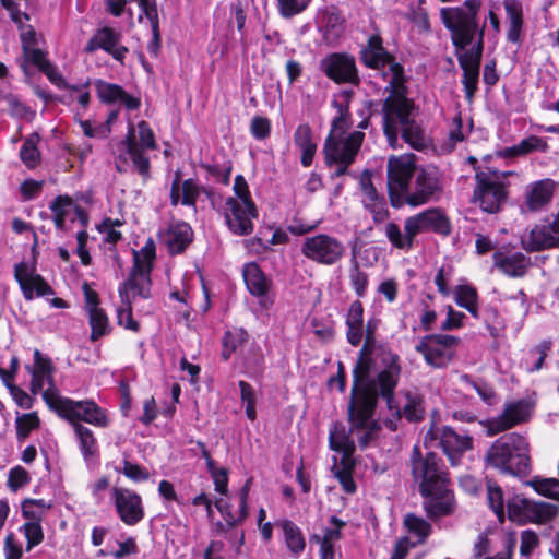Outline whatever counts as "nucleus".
<instances>
[{
	"label": "nucleus",
	"mask_w": 559,
	"mask_h": 559,
	"mask_svg": "<svg viewBox=\"0 0 559 559\" xmlns=\"http://www.w3.org/2000/svg\"><path fill=\"white\" fill-rule=\"evenodd\" d=\"M486 463L502 473H526L530 467V444L526 438L519 433L500 437L488 449Z\"/></svg>",
	"instance_id": "obj_6"
},
{
	"label": "nucleus",
	"mask_w": 559,
	"mask_h": 559,
	"mask_svg": "<svg viewBox=\"0 0 559 559\" xmlns=\"http://www.w3.org/2000/svg\"><path fill=\"white\" fill-rule=\"evenodd\" d=\"M4 100L11 116L25 120L33 119L35 112L25 104H23L16 96L8 95L5 96Z\"/></svg>",
	"instance_id": "obj_52"
},
{
	"label": "nucleus",
	"mask_w": 559,
	"mask_h": 559,
	"mask_svg": "<svg viewBox=\"0 0 559 559\" xmlns=\"http://www.w3.org/2000/svg\"><path fill=\"white\" fill-rule=\"evenodd\" d=\"M364 205L372 214L374 222H383L389 215L384 198L373 202H366Z\"/></svg>",
	"instance_id": "obj_64"
},
{
	"label": "nucleus",
	"mask_w": 559,
	"mask_h": 559,
	"mask_svg": "<svg viewBox=\"0 0 559 559\" xmlns=\"http://www.w3.org/2000/svg\"><path fill=\"white\" fill-rule=\"evenodd\" d=\"M155 260V243L148 239L140 249L133 251V266L127 281L119 287L121 307L117 310L120 326L139 332L140 324L133 319L132 304L136 297L148 298L151 295V272Z\"/></svg>",
	"instance_id": "obj_5"
},
{
	"label": "nucleus",
	"mask_w": 559,
	"mask_h": 559,
	"mask_svg": "<svg viewBox=\"0 0 559 559\" xmlns=\"http://www.w3.org/2000/svg\"><path fill=\"white\" fill-rule=\"evenodd\" d=\"M26 537V550L29 551L33 547L39 545L44 539V533L39 521H28L22 527Z\"/></svg>",
	"instance_id": "obj_54"
},
{
	"label": "nucleus",
	"mask_w": 559,
	"mask_h": 559,
	"mask_svg": "<svg viewBox=\"0 0 559 559\" xmlns=\"http://www.w3.org/2000/svg\"><path fill=\"white\" fill-rule=\"evenodd\" d=\"M503 8L509 22L507 38L511 43H519L523 28V7L519 0H503Z\"/></svg>",
	"instance_id": "obj_34"
},
{
	"label": "nucleus",
	"mask_w": 559,
	"mask_h": 559,
	"mask_svg": "<svg viewBox=\"0 0 559 559\" xmlns=\"http://www.w3.org/2000/svg\"><path fill=\"white\" fill-rule=\"evenodd\" d=\"M119 33H116L112 28L103 27L90 38L85 46V51L92 53L97 49H103L116 60H122L128 50L126 47L119 46Z\"/></svg>",
	"instance_id": "obj_26"
},
{
	"label": "nucleus",
	"mask_w": 559,
	"mask_h": 559,
	"mask_svg": "<svg viewBox=\"0 0 559 559\" xmlns=\"http://www.w3.org/2000/svg\"><path fill=\"white\" fill-rule=\"evenodd\" d=\"M294 143L301 151V164L309 167L312 164L317 144L312 139V130L309 124H299L294 133Z\"/></svg>",
	"instance_id": "obj_35"
},
{
	"label": "nucleus",
	"mask_w": 559,
	"mask_h": 559,
	"mask_svg": "<svg viewBox=\"0 0 559 559\" xmlns=\"http://www.w3.org/2000/svg\"><path fill=\"white\" fill-rule=\"evenodd\" d=\"M360 53L364 63L369 68L380 69L388 64V71L384 72V76L390 82V79L392 78L390 68L397 63L394 62L390 55L384 50L380 36H370L367 46L361 49Z\"/></svg>",
	"instance_id": "obj_29"
},
{
	"label": "nucleus",
	"mask_w": 559,
	"mask_h": 559,
	"mask_svg": "<svg viewBox=\"0 0 559 559\" xmlns=\"http://www.w3.org/2000/svg\"><path fill=\"white\" fill-rule=\"evenodd\" d=\"M111 498L119 519L127 525H135L144 518V507L140 495L122 487L111 489Z\"/></svg>",
	"instance_id": "obj_20"
},
{
	"label": "nucleus",
	"mask_w": 559,
	"mask_h": 559,
	"mask_svg": "<svg viewBox=\"0 0 559 559\" xmlns=\"http://www.w3.org/2000/svg\"><path fill=\"white\" fill-rule=\"evenodd\" d=\"M493 266L509 277H523L532 266L530 257L509 247H501L492 255Z\"/></svg>",
	"instance_id": "obj_21"
},
{
	"label": "nucleus",
	"mask_w": 559,
	"mask_h": 559,
	"mask_svg": "<svg viewBox=\"0 0 559 559\" xmlns=\"http://www.w3.org/2000/svg\"><path fill=\"white\" fill-rule=\"evenodd\" d=\"M49 408L70 421L73 428L80 421L102 428L109 424L105 411L93 400L74 401L61 395Z\"/></svg>",
	"instance_id": "obj_8"
},
{
	"label": "nucleus",
	"mask_w": 559,
	"mask_h": 559,
	"mask_svg": "<svg viewBox=\"0 0 559 559\" xmlns=\"http://www.w3.org/2000/svg\"><path fill=\"white\" fill-rule=\"evenodd\" d=\"M409 228L413 229L415 236L433 231L441 235L451 233V224L449 218L440 209H428L416 215L407 217Z\"/></svg>",
	"instance_id": "obj_22"
},
{
	"label": "nucleus",
	"mask_w": 559,
	"mask_h": 559,
	"mask_svg": "<svg viewBox=\"0 0 559 559\" xmlns=\"http://www.w3.org/2000/svg\"><path fill=\"white\" fill-rule=\"evenodd\" d=\"M404 525L407 531L418 538L419 544L424 543L431 533V525L424 519L414 514L404 518Z\"/></svg>",
	"instance_id": "obj_46"
},
{
	"label": "nucleus",
	"mask_w": 559,
	"mask_h": 559,
	"mask_svg": "<svg viewBox=\"0 0 559 559\" xmlns=\"http://www.w3.org/2000/svg\"><path fill=\"white\" fill-rule=\"evenodd\" d=\"M556 182L551 179H542L526 186L524 205L530 212L543 210L552 199Z\"/></svg>",
	"instance_id": "obj_28"
},
{
	"label": "nucleus",
	"mask_w": 559,
	"mask_h": 559,
	"mask_svg": "<svg viewBox=\"0 0 559 559\" xmlns=\"http://www.w3.org/2000/svg\"><path fill=\"white\" fill-rule=\"evenodd\" d=\"M73 430L84 460H91L97 453V443L93 431L82 424H74Z\"/></svg>",
	"instance_id": "obj_39"
},
{
	"label": "nucleus",
	"mask_w": 559,
	"mask_h": 559,
	"mask_svg": "<svg viewBox=\"0 0 559 559\" xmlns=\"http://www.w3.org/2000/svg\"><path fill=\"white\" fill-rule=\"evenodd\" d=\"M538 544L539 538L534 531L526 530L521 533L520 552L522 556H530Z\"/></svg>",
	"instance_id": "obj_62"
},
{
	"label": "nucleus",
	"mask_w": 559,
	"mask_h": 559,
	"mask_svg": "<svg viewBox=\"0 0 559 559\" xmlns=\"http://www.w3.org/2000/svg\"><path fill=\"white\" fill-rule=\"evenodd\" d=\"M380 360L383 370L377 378H369L370 364L366 360H361L353 371L354 384L347 409L349 431L346 433L335 428L330 432V448L342 452L345 457L354 453L356 442L366 448L379 432L380 426L373 419L378 397L386 402L388 408L400 412L393 404L392 391L397 385L402 368L397 366L396 357L389 353H383Z\"/></svg>",
	"instance_id": "obj_1"
},
{
	"label": "nucleus",
	"mask_w": 559,
	"mask_h": 559,
	"mask_svg": "<svg viewBox=\"0 0 559 559\" xmlns=\"http://www.w3.org/2000/svg\"><path fill=\"white\" fill-rule=\"evenodd\" d=\"M38 141V134L34 133L25 139L20 150V158L28 168H35L40 162V153L37 148Z\"/></svg>",
	"instance_id": "obj_42"
},
{
	"label": "nucleus",
	"mask_w": 559,
	"mask_h": 559,
	"mask_svg": "<svg viewBox=\"0 0 559 559\" xmlns=\"http://www.w3.org/2000/svg\"><path fill=\"white\" fill-rule=\"evenodd\" d=\"M483 5V0H465L460 5L440 10V19L451 34L453 46L460 51L457 59L463 69L462 83L467 97L477 90L486 27V22L479 24Z\"/></svg>",
	"instance_id": "obj_2"
},
{
	"label": "nucleus",
	"mask_w": 559,
	"mask_h": 559,
	"mask_svg": "<svg viewBox=\"0 0 559 559\" xmlns=\"http://www.w3.org/2000/svg\"><path fill=\"white\" fill-rule=\"evenodd\" d=\"M426 448L440 447L452 465H456L463 453L471 450L473 439L467 435H460L449 426H432L425 435Z\"/></svg>",
	"instance_id": "obj_9"
},
{
	"label": "nucleus",
	"mask_w": 559,
	"mask_h": 559,
	"mask_svg": "<svg viewBox=\"0 0 559 559\" xmlns=\"http://www.w3.org/2000/svg\"><path fill=\"white\" fill-rule=\"evenodd\" d=\"M243 280L248 290L254 296H264L269 289V282L258 264L249 263L243 267Z\"/></svg>",
	"instance_id": "obj_37"
},
{
	"label": "nucleus",
	"mask_w": 559,
	"mask_h": 559,
	"mask_svg": "<svg viewBox=\"0 0 559 559\" xmlns=\"http://www.w3.org/2000/svg\"><path fill=\"white\" fill-rule=\"evenodd\" d=\"M14 277L20 284L24 297L27 300L33 299L34 294L45 296L52 294L50 286L44 278L36 274L26 263L22 262L14 267Z\"/></svg>",
	"instance_id": "obj_25"
},
{
	"label": "nucleus",
	"mask_w": 559,
	"mask_h": 559,
	"mask_svg": "<svg viewBox=\"0 0 559 559\" xmlns=\"http://www.w3.org/2000/svg\"><path fill=\"white\" fill-rule=\"evenodd\" d=\"M390 95L382 103L383 131L391 147L399 146V134L413 148L421 151L429 145L424 129L415 121L414 102L406 97L404 70L401 64L390 68Z\"/></svg>",
	"instance_id": "obj_3"
},
{
	"label": "nucleus",
	"mask_w": 559,
	"mask_h": 559,
	"mask_svg": "<svg viewBox=\"0 0 559 559\" xmlns=\"http://www.w3.org/2000/svg\"><path fill=\"white\" fill-rule=\"evenodd\" d=\"M52 212L53 223L60 230H64L67 221H79L82 227H86L88 223V215L84 209L76 205L73 200L68 195L57 197L50 204Z\"/></svg>",
	"instance_id": "obj_24"
},
{
	"label": "nucleus",
	"mask_w": 559,
	"mask_h": 559,
	"mask_svg": "<svg viewBox=\"0 0 559 559\" xmlns=\"http://www.w3.org/2000/svg\"><path fill=\"white\" fill-rule=\"evenodd\" d=\"M346 337L350 345L358 346L364 336V307L358 300L352 302L346 316Z\"/></svg>",
	"instance_id": "obj_32"
},
{
	"label": "nucleus",
	"mask_w": 559,
	"mask_h": 559,
	"mask_svg": "<svg viewBox=\"0 0 559 559\" xmlns=\"http://www.w3.org/2000/svg\"><path fill=\"white\" fill-rule=\"evenodd\" d=\"M32 374L31 392L41 393L48 407L61 396L53 379L55 367L50 358L44 356L38 349L34 352V365L28 367Z\"/></svg>",
	"instance_id": "obj_13"
},
{
	"label": "nucleus",
	"mask_w": 559,
	"mask_h": 559,
	"mask_svg": "<svg viewBox=\"0 0 559 559\" xmlns=\"http://www.w3.org/2000/svg\"><path fill=\"white\" fill-rule=\"evenodd\" d=\"M534 404L526 399L511 401L504 404L502 413L486 423L489 436L498 435L530 420Z\"/></svg>",
	"instance_id": "obj_18"
},
{
	"label": "nucleus",
	"mask_w": 559,
	"mask_h": 559,
	"mask_svg": "<svg viewBox=\"0 0 559 559\" xmlns=\"http://www.w3.org/2000/svg\"><path fill=\"white\" fill-rule=\"evenodd\" d=\"M461 340L447 334H432L423 337L415 346L416 352L424 356L425 361L435 367L442 368L453 359Z\"/></svg>",
	"instance_id": "obj_11"
},
{
	"label": "nucleus",
	"mask_w": 559,
	"mask_h": 559,
	"mask_svg": "<svg viewBox=\"0 0 559 559\" xmlns=\"http://www.w3.org/2000/svg\"><path fill=\"white\" fill-rule=\"evenodd\" d=\"M416 171L414 154H404L389 159L388 189L394 207H400L403 204V195L407 192L411 178Z\"/></svg>",
	"instance_id": "obj_10"
},
{
	"label": "nucleus",
	"mask_w": 559,
	"mask_h": 559,
	"mask_svg": "<svg viewBox=\"0 0 559 559\" xmlns=\"http://www.w3.org/2000/svg\"><path fill=\"white\" fill-rule=\"evenodd\" d=\"M241 401L246 407V415L250 420H255V394L253 388L246 381H239Z\"/></svg>",
	"instance_id": "obj_53"
},
{
	"label": "nucleus",
	"mask_w": 559,
	"mask_h": 559,
	"mask_svg": "<svg viewBox=\"0 0 559 559\" xmlns=\"http://www.w3.org/2000/svg\"><path fill=\"white\" fill-rule=\"evenodd\" d=\"M98 98L106 104L119 102L127 109L133 110L140 107V98L128 94L120 85L96 80L94 83Z\"/></svg>",
	"instance_id": "obj_30"
},
{
	"label": "nucleus",
	"mask_w": 559,
	"mask_h": 559,
	"mask_svg": "<svg viewBox=\"0 0 559 559\" xmlns=\"http://www.w3.org/2000/svg\"><path fill=\"white\" fill-rule=\"evenodd\" d=\"M321 69L328 78L336 83L357 82V69L353 57L332 53L321 61Z\"/></svg>",
	"instance_id": "obj_23"
},
{
	"label": "nucleus",
	"mask_w": 559,
	"mask_h": 559,
	"mask_svg": "<svg viewBox=\"0 0 559 559\" xmlns=\"http://www.w3.org/2000/svg\"><path fill=\"white\" fill-rule=\"evenodd\" d=\"M250 131L255 139L263 140L271 132L270 120L265 117H253L250 123Z\"/></svg>",
	"instance_id": "obj_61"
},
{
	"label": "nucleus",
	"mask_w": 559,
	"mask_h": 559,
	"mask_svg": "<svg viewBox=\"0 0 559 559\" xmlns=\"http://www.w3.org/2000/svg\"><path fill=\"white\" fill-rule=\"evenodd\" d=\"M39 418L36 413L23 414L16 418V429L19 437L25 438L28 433L39 426Z\"/></svg>",
	"instance_id": "obj_55"
},
{
	"label": "nucleus",
	"mask_w": 559,
	"mask_h": 559,
	"mask_svg": "<svg viewBox=\"0 0 559 559\" xmlns=\"http://www.w3.org/2000/svg\"><path fill=\"white\" fill-rule=\"evenodd\" d=\"M520 242L527 252L559 248V212L525 230L521 235Z\"/></svg>",
	"instance_id": "obj_14"
},
{
	"label": "nucleus",
	"mask_w": 559,
	"mask_h": 559,
	"mask_svg": "<svg viewBox=\"0 0 559 559\" xmlns=\"http://www.w3.org/2000/svg\"><path fill=\"white\" fill-rule=\"evenodd\" d=\"M530 485L533 489L549 499L559 501V479L558 478H542L534 477Z\"/></svg>",
	"instance_id": "obj_45"
},
{
	"label": "nucleus",
	"mask_w": 559,
	"mask_h": 559,
	"mask_svg": "<svg viewBox=\"0 0 559 559\" xmlns=\"http://www.w3.org/2000/svg\"><path fill=\"white\" fill-rule=\"evenodd\" d=\"M346 247L335 237L319 234L304 240L301 252L309 260L323 265L337 263L345 254Z\"/></svg>",
	"instance_id": "obj_15"
},
{
	"label": "nucleus",
	"mask_w": 559,
	"mask_h": 559,
	"mask_svg": "<svg viewBox=\"0 0 559 559\" xmlns=\"http://www.w3.org/2000/svg\"><path fill=\"white\" fill-rule=\"evenodd\" d=\"M158 237L170 254H178L191 243L193 231L187 223L181 222L170 224L159 233Z\"/></svg>",
	"instance_id": "obj_27"
},
{
	"label": "nucleus",
	"mask_w": 559,
	"mask_h": 559,
	"mask_svg": "<svg viewBox=\"0 0 559 559\" xmlns=\"http://www.w3.org/2000/svg\"><path fill=\"white\" fill-rule=\"evenodd\" d=\"M180 186L182 193L181 204L192 206L194 213L197 212L195 202L201 192L205 193L210 199L213 197V192L210 189L198 186L192 179L180 182Z\"/></svg>",
	"instance_id": "obj_43"
},
{
	"label": "nucleus",
	"mask_w": 559,
	"mask_h": 559,
	"mask_svg": "<svg viewBox=\"0 0 559 559\" xmlns=\"http://www.w3.org/2000/svg\"><path fill=\"white\" fill-rule=\"evenodd\" d=\"M139 135H135V128L129 127L128 134L124 140L127 152L140 175L147 178L150 175V159L145 156V150L156 148L155 135L146 121L138 123Z\"/></svg>",
	"instance_id": "obj_12"
},
{
	"label": "nucleus",
	"mask_w": 559,
	"mask_h": 559,
	"mask_svg": "<svg viewBox=\"0 0 559 559\" xmlns=\"http://www.w3.org/2000/svg\"><path fill=\"white\" fill-rule=\"evenodd\" d=\"M331 522L335 525L324 531L322 537L314 535L311 540L320 545V559H332L334 558L333 542L341 537V527L343 523L332 516Z\"/></svg>",
	"instance_id": "obj_38"
},
{
	"label": "nucleus",
	"mask_w": 559,
	"mask_h": 559,
	"mask_svg": "<svg viewBox=\"0 0 559 559\" xmlns=\"http://www.w3.org/2000/svg\"><path fill=\"white\" fill-rule=\"evenodd\" d=\"M465 314L463 312L454 310L451 306L447 307V319L441 323L440 329L442 331L456 330L463 326V320Z\"/></svg>",
	"instance_id": "obj_59"
},
{
	"label": "nucleus",
	"mask_w": 559,
	"mask_h": 559,
	"mask_svg": "<svg viewBox=\"0 0 559 559\" xmlns=\"http://www.w3.org/2000/svg\"><path fill=\"white\" fill-rule=\"evenodd\" d=\"M90 325L92 329L91 338L96 341L109 332V321L106 313L99 309H93L88 312Z\"/></svg>",
	"instance_id": "obj_47"
},
{
	"label": "nucleus",
	"mask_w": 559,
	"mask_h": 559,
	"mask_svg": "<svg viewBox=\"0 0 559 559\" xmlns=\"http://www.w3.org/2000/svg\"><path fill=\"white\" fill-rule=\"evenodd\" d=\"M393 390H395V388ZM392 397L394 401L393 404L400 408L399 413H395L393 409L389 408L393 416L401 417L403 414L408 420H418L423 417V409L420 404L415 400L407 397L405 405L402 407L395 399L394 391H392Z\"/></svg>",
	"instance_id": "obj_49"
},
{
	"label": "nucleus",
	"mask_w": 559,
	"mask_h": 559,
	"mask_svg": "<svg viewBox=\"0 0 559 559\" xmlns=\"http://www.w3.org/2000/svg\"><path fill=\"white\" fill-rule=\"evenodd\" d=\"M487 499L489 507L496 513L500 521L504 516V499L502 489L491 480L487 481Z\"/></svg>",
	"instance_id": "obj_48"
},
{
	"label": "nucleus",
	"mask_w": 559,
	"mask_h": 559,
	"mask_svg": "<svg viewBox=\"0 0 559 559\" xmlns=\"http://www.w3.org/2000/svg\"><path fill=\"white\" fill-rule=\"evenodd\" d=\"M139 5L141 8L142 14L148 20L152 28V34H154V39L158 44L159 41V23H158V12L155 2L151 0H138Z\"/></svg>",
	"instance_id": "obj_50"
},
{
	"label": "nucleus",
	"mask_w": 559,
	"mask_h": 559,
	"mask_svg": "<svg viewBox=\"0 0 559 559\" xmlns=\"http://www.w3.org/2000/svg\"><path fill=\"white\" fill-rule=\"evenodd\" d=\"M215 507L224 518L225 522L228 526L234 527L241 523L247 516H241V509L239 508L238 514H234L230 511L229 504L223 499H217L215 501Z\"/></svg>",
	"instance_id": "obj_57"
},
{
	"label": "nucleus",
	"mask_w": 559,
	"mask_h": 559,
	"mask_svg": "<svg viewBox=\"0 0 559 559\" xmlns=\"http://www.w3.org/2000/svg\"><path fill=\"white\" fill-rule=\"evenodd\" d=\"M248 340V333L243 329L227 331L223 337L222 357L228 360L233 353L237 350Z\"/></svg>",
	"instance_id": "obj_44"
},
{
	"label": "nucleus",
	"mask_w": 559,
	"mask_h": 559,
	"mask_svg": "<svg viewBox=\"0 0 559 559\" xmlns=\"http://www.w3.org/2000/svg\"><path fill=\"white\" fill-rule=\"evenodd\" d=\"M558 512L559 507L554 503L533 500L524 502V516H526L525 521L546 523L556 518Z\"/></svg>",
	"instance_id": "obj_36"
},
{
	"label": "nucleus",
	"mask_w": 559,
	"mask_h": 559,
	"mask_svg": "<svg viewBox=\"0 0 559 559\" xmlns=\"http://www.w3.org/2000/svg\"><path fill=\"white\" fill-rule=\"evenodd\" d=\"M474 201L488 213H496L506 201L507 191L497 173H477Z\"/></svg>",
	"instance_id": "obj_17"
},
{
	"label": "nucleus",
	"mask_w": 559,
	"mask_h": 559,
	"mask_svg": "<svg viewBox=\"0 0 559 559\" xmlns=\"http://www.w3.org/2000/svg\"><path fill=\"white\" fill-rule=\"evenodd\" d=\"M373 329L374 328L371 325V322H368L367 326H366L365 344L360 352V356L356 362V366L354 368V370H355L361 360H366L368 364H370L369 365L370 369H369V373H368L369 378H377L378 374L383 370V365L380 360V357L383 353H389V354L395 356L397 359L396 364L401 368L400 358L396 354L392 353L391 350L383 349V348L370 349V347L372 346V343H373Z\"/></svg>",
	"instance_id": "obj_31"
},
{
	"label": "nucleus",
	"mask_w": 559,
	"mask_h": 559,
	"mask_svg": "<svg viewBox=\"0 0 559 559\" xmlns=\"http://www.w3.org/2000/svg\"><path fill=\"white\" fill-rule=\"evenodd\" d=\"M547 150V144L544 140L537 136H530L520 142L519 145L513 147L515 154H527L533 151H542L545 152Z\"/></svg>",
	"instance_id": "obj_56"
},
{
	"label": "nucleus",
	"mask_w": 559,
	"mask_h": 559,
	"mask_svg": "<svg viewBox=\"0 0 559 559\" xmlns=\"http://www.w3.org/2000/svg\"><path fill=\"white\" fill-rule=\"evenodd\" d=\"M462 380L469 384L478 393L480 399L487 405H495L498 402V396L491 385L483 381H472L468 376H463Z\"/></svg>",
	"instance_id": "obj_51"
},
{
	"label": "nucleus",
	"mask_w": 559,
	"mask_h": 559,
	"mask_svg": "<svg viewBox=\"0 0 559 559\" xmlns=\"http://www.w3.org/2000/svg\"><path fill=\"white\" fill-rule=\"evenodd\" d=\"M225 222L231 233L246 236L253 231L252 219L258 216L254 203H243L228 197L223 209Z\"/></svg>",
	"instance_id": "obj_19"
},
{
	"label": "nucleus",
	"mask_w": 559,
	"mask_h": 559,
	"mask_svg": "<svg viewBox=\"0 0 559 559\" xmlns=\"http://www.w3.org/2000/svg\"><path fill=\"white\" fill-rule=\"evenodd\" d=\"M310 0H278L281 14L285 17L296 15L304 11Z\"/></svg>",
	"instance_id": "obj_58"
},
{
	"label": "nucleus",
	"mask_w": 559,
	"mask_h": 559,
	"mask_svg": "<svg viewBox=\"0 0 559 559\" xmlns=\"http://www.w3.org/2000/svg\"><path fill=\"white\" fill-rule=\"evenodd\" d=\"M412 476L424 497V508L430 518H440L454 511V497L449 488V476L442 460L432 452L421 454L415 445L411 455Z\"/></svg>",
	"instance_id": "obj_4"
},
{
	"label": "nucleus",
	"mask_w": 559,
	"mask_h": 559,
	"mask_svg": "<svg viewBox=\"0 0 559 559\" xmlns=\"http://www.w3.org/2000/svg\"><path fill=\"white\" fill-rule=\"evenodd\" d=\"M350 283L356 294L361 297L365 295L368 286V276L365 272L360 271L357 265L350 271Z\"/></svg>",
	"instance_id": "obj_63"
},
{
	"label": "nucleus",
	"mask_w": 559,
	"mask_h": 559,
	"mask_svg": "<svg viewBox=\"0 0 559 559\" xmlns=\"http://www.w3.org/2000/svg\"><path fill=\"white\" fill-rule=\"evenodd\" d=\"M383 233L390 243L400 250L409 251L414 246L415 234L409 228L408 219L404 222V230L395 223H388L383 227Z\"/></svg>",
	"instance_id": "obj_33"
},
{
	"label": "nucleus",
	"mask_w": 559,
	"mask_h": 559,
	"mask_svg": "<svg viewBox=\"0 0 559 559\" xmlns=\"http://www.w3.org/2000/svg\"><path fill=\"white\" fill-rule=\"evenodd\" d=\"M282 528L288 549L296 555L304 551L306 542L299 527L292 521L286 520L282 523Z\"/></svg>",
	"instance_id": "obj_40"
},
{
	"label": "nucleus",
	"mask_w": 559,
	"mask_h": 559,
	"mask_svg": "<svg viewBox=\"0 0 559 559\" xmlns=\"http://www.w3.org/2000/svg\"><path fill=\"white\" fill-rule=\"evenodd\" d=\"M456 304L466 309L474 318H478V304L476 289L467 286H457L455 292Z\"/></svg>",
	"instance_id": "obj_41"
},
{
	"label": "nucleus",
	"mask_w": 559,
	"mask_h": 559,
	"mask_svg": "<svg viewBox=\"0 0 559 559\" xmlns=\"http://www.w3.org/2000/svg\"><path fill=\"white\" fill-rule=\"evenodd\" d=\"M348 128L347 109L338 106V116L332 121L330 134L325 140L323 152L325 163L332 166L333 160L354 163L365 139L361 131H353L345 135Z\"/></svg>",
	"instance_id": "obj_7"
},
{
	"label": "nucleus",
	"mask_w": 559,
	"mask_h": 559,
	"mask_svg": "<svg viewBox=\"0 0 559 559\" xmlns=\"http://www.w3.org/2000/svg\"><path fill=\"white\" fill-rule=\"evenodd\" d=\"M441 182L436 168H421L415 174L407 192L403 195V203L419 206L437 200L441 192Z\"/></svg>",
	"instance_id": "obj_16"
},
{
	"label": "nucleus",
	"mask_w": 559,
	"mask_h": 559,
	"mask_svg": "<svg viewBox=\"0 0 559 559\" xmlns=\"http://www.w3.org/2000/svg\"><path fill=\"white\" fill-rule=\"evenodd\" d=\"M234 197L237 201H241L243 203H254L252 201L248 183L242 175H237L234 180Z\"/></svg>",
	"instance_id": "obj_60"
}]
</instances>
